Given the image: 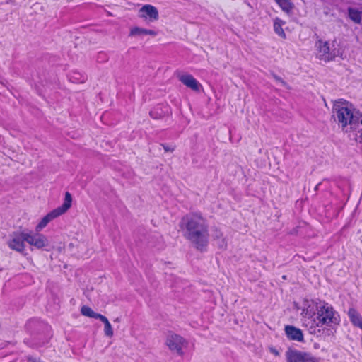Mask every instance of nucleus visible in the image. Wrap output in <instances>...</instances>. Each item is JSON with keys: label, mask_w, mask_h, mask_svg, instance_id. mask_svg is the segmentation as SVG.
<instances>
[{"label": "nucleus", "mask_w": 362, "mask_h": 362, "mask_svg": "<svg viewBox=\"0 0 362 362\" xmlns=\"http://www.w3.org/2000/svg\"><path fill=\"white\" fill-rule=\"evenodd\" d=\"M180 228L184 238L197 250H206L209 238V223L201 212H191L185 215L180 222Z\"/></svg>", "instance_id": "nucleus-1"}, {"label": "nucleus", "mask_w": 362, "mask_h": 362, "mask_svg": "<svg viewBox=\"0 0 362 362\" xmlns=\"http://www.w3.org/2000/svg\"><path fill=\"white\" fill-rule=\"evenodd\" d=\"M25 242L37 249H42L49 246V240L47 237L42 234L36 233H27Z\"/></svg>", "instance_id": "nucleus-6"}, {"label": "nucleus", "mask_w": 362, "mask_h": 362, "mask_svg": "<svg viewBox=\"0 0 362 362\" xmlns=\"http://www.w3.org/2000/svg\"><path fill=\"white\" fill-rule=\"evenodd\" d=\"M149 115H151V117H153V119H157V118H158V117H157V113H156V112H155V113H154L153 112L151 111V112H149Z\"/></svg>", "instance_id": "nucleus-29"}, {"label": "nucleus", "mask_w": 362, "mask_h": 362, "mask_svg": "<svg viewBox=\"0 0 362 362\" xmlns=\"http://www.w3.org/2000/svg\"><path fill=\"white\" fill-rule=\"evenodd\" d=\"M158 16L157 8L149 4L143 6L138 12V16L146 22H152L156 20Z\"/></svg>", "instance_id": "nucleus-8"}, {"label": "nucleus", "mask_w": 362, "mask_h": 362, "mask_svg": "<svg viewBox=\"0 0 362 362\" xmlns=\"http://www.w3.org/2000/svg\"><path fill=\"white\" fill-rule=\"evenodd\" d=\"M287 362H303L304 352L288 349L286 353Z\"/></svg>", "instance_id": "nucleus-14"}, {"label": "nucleus", "mask_w": 362, "mask_h": 362, "mask_svg": "<svg viewBox=\"0 0 362 362\" xmlns=\"http://www.w3.org/2000/svg\"><path fill=\"white\" fill-rule=\"evenodd\" d=\"M348 316L351 324L356 327H362V316L354 308H350L348 310Z\"/></svg>", "instance_id": "nucleus-13"}, {"label": "nucleus", "mask_w": 362, "mask_h": 362, "mask_svg": "<svg viewBox=\"0 0 362 362\" xmlns=\"http://www.w3.org/2000/svg\"><path fill=\"white\" fill-rule=\"evenodd\" d=\"M349 16L350 18L356 23H361V12L354 8H349Z\"/></svg>", "instance_id": "nucleus-21"}, {"label": "nucleus", "mask_w": 362, "mask_h": 362, "mask_svg": "<svg viewBox=\"0 0 362 362\" xmlns=\"http://www.w3.org/2000/svg\"><path fill=\"white\" fill-rule=\"evenodd\" d=\"M70 80L74 83H83L86 80V76L79 72L74 71L71 75Z\"/></svg>", "instance_id": "nucleus-20"}, {"label": "nucleus", "mask_w": 362, "mask_h": 362, "mask_svg": "<svg viewBox=\"0 0 362 362\" xmlns=\"http://www.w3.org/2000/svg\"><path fill=\"white\" fill-rule=\"evenodd\" d=\"M81 313L83 315L96 319L98 313L94 312L90 307L83 305L81 307Z\"/></svg>", "instance_id": "nucleus-19"}, {"label": "nucleus", "mask_w": 362, "mask_h": 362, "mask_svg": "<svg viewBox=\"0 0 362 362\" xmlns=\"http://www.w3.org/2000/svg\"><path fill=\"white\" fill-rule=\"evenodd\" d=\"M317 50L319 58L325 62L333 61L336 57L335 49H331L328 41H324L321 39L316 42Z\"/></svg>", "instance_id": "nucleus-5"}, {"label": "nucleus", "mask_w": 362, "mask_h": 362, "mask_svg": "<svg viewBox=\"0 0 362 362\" xmlns=\"http://www.w3.org/2000/svg\"><path fill=\"white\" fill-rule=\"evenodd\" d=\"M29 362H42L40 358H34V357H28V358Z\"/></svg>", "instance_id": "nucleus-27"}, {"label": "nucleus", "mask_w": 362, "mask_h": 362, "mask_svg": "<svg viewBox=\"0 0 362 362\" xmlns=\"http://www.w3.org/2000/svg\"><path fill=\"white\" fill-rule=\"evenodd\" d=\"M166 345L172 351H175L178 355L182 356V349L188 344L187 341L181 336L176 334H170L165 341Z\"/></svg>", "instance_id": "nucleus-4"}, {"label": "nucleus", "mask_w": 362, "mask_h": 362, "mask_svg": "<svg viewBox=\"0 0 362 362\" xmlns=\"http://www.w3.org/2000/svg\"><path fill=\"white\" fill-rule=\"evenodd\" d=\"M361 124H362V119H361Z\"/></svg>", "instance_id": "nucleus-32"}, {"label": "nucleus", "mask_w": 362, "mask_h": 362, "mask_svg": "<svg viewBox=\"0 0 362 362\" xmlns=\"http://www.w3.org/2000/svg\"><path fill=\"white\" fill-rule=\"evenodd\" d=\"M316 311L315 314V313H311L308 308L303 310L305 317L313 318L315 327H322L325 325L330 327L339 322V315L328 303L322 302L320 306L316 307Z\"/></svg>", "instance_id": "nucleus-2"}, {"label": "nucleus", "mask_w": 362, "mask_h": 362, "mask_svg": "<svg viewBox=\"0 0 362 362\" xmlns=\"http://www.w3.org/2000/svg\"><path fill=\"white\" fill-rule=\"evenodd\" d=\"M334 112L343 131L347 132L358 121V117L354 115V109L349 102L341 99L334 105Z\"/></svg>", "instance_id": "nucleus-3"}, {"label": "nucleus", "mask_w": 362, "mask_h": 362, "mask_svg": "<svg viewBox=\"0 0 362 362\" xmlns=\"http://www.w3.org/2000/svg\"><path fill=\"white\" fill-rule=\"evenodd\" d=\"M275 78L277 80V81H282V80L278 77V76H275Z\"/></svg>", "instance_id": "nucleus-31"}, {"label": "nucleus", "mask_w": 362, "mask_h": 362, "mask_svg": "<svg viewBox=\"0 0 362 362\" xmlns=\"http://www.w3.org/2000/svg\"><path fill=\"white\" fill-rule=\"evenodd\" d=\"M96 319H99L101 322H103L104 323V325L110 323L107 318L105 316H104L100 313H98Z\"/></svg>", "instance_id": "nucleus-26"}, {"label": "nucleus", "mask_w": 362, "mask_h": 362, "mask_svg": "<svg viewBox=\"0 0 362 362\" xmlns=\"http://www.w3.org/2000/svg\"><path fill=\"white\" fill-rule=\"evenodd\" d=\"M26 234L21 233L19 235H15L8 243L11 249L21 252L24 250Z\"/></svg>", "instance_id": "nucleus-11"}, {"label": "nucleus", "mask_w": 362, "mask_h": 362, "mask_svg": "<svg viewBox=\"0 0 362 362\" xmlns=\"http://www.w3.org/2000/svg\"><path fill=\"white\" fill-rule=\"evenodd\" d=\"M104 332L106 336L112 337L113 336V329L110 323L104 325Z\"/></svg>", "instance_id": "nucleus-24"}, {"label": "nucleus", "mask_w": 362, "mask_h": 362, "mask_svg": "<svg viewBox=\"0 0 362 362\" xmlns=\"http://www.w3.org/2000/svg\"><path fill=\"white\" fill-rule=\"evenodd\" d=\"M286 24V22L279 18H276L274 21V30L276 34L283 39L286 38V35L283 29V25Z\"/></svg>", "instance_id": "nucleus-16"}, {"label": "nucleus", "mask_w": 362, "mask_h": 362, "mask_svg": "<svg viewBox=\"0 0 362 362\" xmlns=\"http://www.w3.org/2000/svg\"><path fill=\"white\" fill-rule=\"evenodd\" d=\"M107 58L106 54L104 52H100L98 55L97 60L99 62H103L107 61Z\"/></svg>", "instance_id": "nucleus-25"}, {"label": "nucleus", "mask_w": 362, "mask_h": 362, "mask_svg": "<svg viewBox=\"0 0 362 362\" xmlns=\"http://www.w3.org/2000/svg\"><path fill=\"white\" fill-rule=\"evenodd\" d=\"M271 351L275 355V356H279V353L277 350H276L275 349H271Z\"/></svg>", "instance_id": "nucleus-30"}, {"label": "nucleus", "mask_w": 362, "mask_h": 362, "mask_svg": "<svg viewBox=\"0 0 362 362\" xmlns=\"http://www.w3.org/2000/svg\"><path fill=\"white\" fill-rule=\"evenodd\" d=\"M285 334L289 340L303 341L304 336L302 330L293 325H286L284 327Z\"/></svg>", "instance_id": "nucleus-12"}, {"label": "nucleus", "mask_w": 362, "mask_h": 362, "mask_svg": "<svg viewBox=\"0 0 362 362\" xmlns=\"http://www.w3.org/2000/svg\"><path fill=\"white\" fill-rule=\"evenodd\" d=\"M48 328L47 324L37 318L30 319L25 324V329L31 335L40 334Z\"/></svg>", "instance_id": "nucleus-7"}, {"label": "nucleus", "mask_w": 362, "mask_h": 362, "mask_svg": "<svg viewBox=\"0 0 362 362\" xmlns=\"http://www.w3.org/2000/svg\"><path fill=\"white\" fill-rule=\"evenodd\" d=\"M361 136H362V134H361Z\"/></svg>", "instance_id": "nucleus-33"}, {"label": "nucleus", "mask_w": 362, "mask_h": 362, "mask_svg": "<svg viewBox=\"0 0 362 362\" xmlns=\"http://www.w3.org/2000/svg\"><path fill=\"white\" fill-rule=\"evenodd\" d=\"M303 362H320V358L314 357L309 353L304 352Z\"/></svg>", "instance_id": "nucleus-23"}, {"label": "nucleus", "mask_w": 362, "mask_h": 362, "mask_svg": "<svg viewBox=\"0 0 362 362\" xmlns=\"http://www.w3.org/2000/svg\"><path fill=\"white\" fill-rule=\"evenodd\" d=\"M275 1L286 13H290L293 8V4L290 0H275Z\"/></svg>", "instance_id": "nucleus-18"}, {"label": "nucleus", "mask_w": 362, "mask_h": 362, "mask_svg": "<svg viewBox=\"0 0 362 362\" xmlns=\"http://www.w3.org/2000/svg\"><path fill=\"white\" fill-rule=\"evenodd\" d=\"M178 78L182 83L194 91L199 92L202 88V84L191 74H182Z\"/></svg>", "instance_id": "nucleus-10"}, {"label": "nucleus", "mask_w": 362, "mask_h": 362, "mask_svg": "<svg viewBox=\"0 0 362 362\" xmlns=\"http://www.w3.org/2000/svg\"><path fill=\"white\" fill-rule=\"evenodd\" d=\"M151 35L156 36L157 33L153 30L141 28L139 27H135L132 28L130 31V35L136 36V35Z\"/></svg>", "instance_id": "nucleus-17"}, {"label": "nucleus", "mask_w": 362, "mask_h": 362, "mask_svg": "<svg viewBox=\"0 0 362 362\" xmlns=\"http://www.w3.org/2000/svg\"><path fill=\"white\" fill-rule=\"evenodd\" d=\"M51 221L50 218L47 214L45 216L40 222L36 226V231L40 232L42 228H44L49 222Z\"/></svg>", "instance_id": "nucleus-22"}, {"label": "nucleus", "mask_w": 362, "mask_h": 362, "mask_svg": "<svg viewBox=\"0 0 362 362\" xmlns=\"http://www.w3.org/2000/svg\"><path fill=\"white\" fill-rule=\"evenodd\" d=\"M163 148H164V149H165V151L166 152H169V151L170 152H173L174 151V148H175L174 147H168V146H166L165 145H163Z\"/></svg>", "instance_id": "nucleus-28"}, {"label": "nucleus", "mask_w": 362, "mask_h": 362, "mask_svg": "<svg viewBox=\"0 0 362 362\" xmlns=\"http://www.w3.org/2000/svg\"><path fill=\"white\" fill-rule=\"evenodd\" d=\"M213 239L216 240L220 248L226 250L227 247V241L223 236V233L218 228H214L213 229Z\"/></svg>", "instance_id": "nucleus-15"}, {"label": "nucleus", "mask_w": 362, "mask_h": 362, "mask_svg": "<svg viewBox=\"0 0 362 362\" xmlns=\"http://www.w3.org/2000/svg\"><path fill=\"white\" fill-rule=\"evenodd\" d=\"M71 202L72 196L69 192H66L62 205L47 214L51 221L64 214L71 206Z\"/></svg>", "instance_id": "nucleus-9"}]
</instances>
